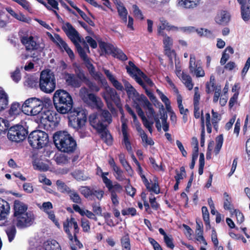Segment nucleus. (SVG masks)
I'll list each match as a JSON object with an SVG mask.
<instances>
[{
    "label": "nucleus",
    "instance_id": "f257e3e1",
    "mask_svg": "<svg viewBox=\"0 0 250 250\" xmlns=\"http://www.w3.org/2000/svg\"><path fill=\"white\" fill-rule=\"evenodd\" d=\"M90 125L101 134L103 140L108 145L112 142L111 134L106 129L107 126L112 122V116L107 110H102L101 113H93L89 116Z\"/></svg>",
    "mask_w": 250,
    "mask_h": 250
},
{
    "label": "nucleus",
    "instance_id": "f03ea898",
    "mask_svg": "<svg viewBox=\"0 0 250 250\" xmlns=\"http://www.w3.org/2000/svg\"><path fill=\"white\" fill-rule=\"evenodd\" d=\"M14 216L16 218V225L18 228H23L30 226L34 220V216L32 212H27V206L23 202L16 200L14 204Z\"/></svg>",
    "mask_w": 250,
    "mask_h": 250
},
{
    "label": "nucleus",
    "instance_id": "7ed1b4c3",
    "mask_svg": "<svg viewBox=\"0 0 250 250\" xmlns=\"http://www.w3.org/2000/svg\"><path fill=\"white\" fill-rule=\"evenodd\" d=\"M53 140L56 147L61 151L71 153L76 148V142L66 131H59L53 136Z\"/></svg>",
    "mask_w": 250,
    "mask_h": 250
},
{
    "label": "nucleus",
    "instance_id": "20e7f679",
    "mask_svg": "<svg viewBox=\"0 0 250 250\" xmlns=\"http://www.w3.org/2000/svg\"><path fill=\"white\" fill-rule=\"evenodd\" d=\"M53 103L57 111L61 114L68 113L73 106L71 96L62 89L56 90L53 96Z\"/></svg>",
    "mask_w": 250,
    "mask_h": 250
},
{
    "label": "nucleus",
    "instance_id": "39448f33",
    "mask_svg": "<svg viewBox=\"0 0 250 250\" xmlns=\"http://www.w3.org/2000/svg\"><path fill=\"white\" fill-rule=\"evenodd\" d=\"M63 229L67 233L69 239L72 243L71 244V250H78L77 248H82L83 245L76 237V234L79 232V229L75 218L72 217L67 218L63 223Z\"/></svg>",
    "mask_w": 250,
    "mask_h": 250
},
{
    "label": "nucleus",
    "instance_id": "423d86ee",
    "mask_svg": "<svg viewBox=\"0 0 250 250\" xmlns=\"http://www.w3.org/2000/svg\"><path fill=\"white\" fill-rule=\"evenodd\" d=\"M123 83L128 97L131 99L133 102L134 106L136 109L138 115L139 117H142L144 121L146 123V121L144 112L141 107L139 106V103H140L146 96L143 94H139L132 85L126 80H123Z\"/></svg>",
    "mask_w": 250,
    "mask_h": 250
},
{
    "label": "nucleus",
    "instance_id": "0eeeda50",
    "mask_svg": "<svg viewBox=\"0 0 250 250\" xmlns=\"http://www.w3.org/2000/svg\"><path fill=\"white\" fill-rule=\"evenodd\" d=\"M101 95L105 100L108 108L112 114H116V110L111 102H113L118 108L122 109L120 97L115 89L107 85H105V90L102 93Z\"/></svg>",
    "mask_w": 250,
    "mask_h": 250
},
{
    "label": "nucleus",
    "instance_id": "6e6552de",
    "mask_svg": "<svg viewBox=\"0 0 250 250\" xmlns=\"http://www.w3.org/2000/svg\"><path fill=\"white\" fill-rule=\"evenodd\" d=\"M39 87L46 93L52 92L56 87V80L54 74L49 70H43L40 75Z\"/></svg>",
    "mask_w": 250,
    "mask_h": 250
},
{
    "label": "nucleus",
    "instance_id": "1a4fd4ad",
    "mask_svg": "<svg viewBox=\"0 0 250 250\" xmlns=\"http://www.w3.org/2000/svg\"><path fill=\"white\" fill-rule=\"evenodd\" d=\"M43 101L40 99L32 97L25 100L21 106L22 111L30 116L37 115L42 110Z\"/></svg>",
    "mask_w": 250,
    "mask_h": 250
},
{
    "label": "nucleus",
    "instance_id": "9d476101",
    "mask_svg": "<svg viewBox=\"0 0 250 250\" xmlns=\"http://www.w3.org/2000/svg\"><path fill=\"white\" fill-rule=\"evenodd\" d=\"M30 146L36 149H39L45 146L48 143V134L44 131L35 130L31 132L28 137Z\"/></svg>",
    "mask_w": 250,
    "mask_h": 250
},
{
    "label": "nucleus",
    "instance_id": "9b49d317",
    "mask_svg": "<svg viewBox=\"0 0 250 250\" xmlns=\"http://www.w3.org/2000/svg\"><path fill=\"white\" fill-rule=\"evenodd\" d=\"M142 106L146 111L147 117L148 119L146 118V122H145L142 117H140L142 120L145 126L148 129V131L151 133L152 131V126L154 124V120L155 117H158V115L155 114L152 104L149 102L147 98L146 97L144 99L139 103V106Z\"/></svg>",
    "mask_w": 250,
    "mask_h": 250
},
{
    "label": "nucleus",
    "instance_id": "f8f14e48",
    "mask_svg": "<svg viewBox=\"0 0 250 250\" xmlns=\"http://www.w3.org/2000/svg\"><path fill=\"white\" fill-rule=\"evenodd\" d=\"M86 121L85 111L82 108L75 109L69 118V125L78 129L84 125Z\"/></svg>",
    "mask_w": 250,
    "mask_h": 250
},
{
    "label": "nucleus",
    "instance_id": "ddd939ff",
    "mask_svg": "<svg viewBox=\"0 0 250 250\" xmlns=\"http://www.w3.org/2000/svg\"><path fill=\"white\" fill-rule=\"evenodd\" d=\"M28 131L22 125H17L9 128L7 132L8 138L13 142H19L26 137Z\"/></svg>",
    "mask_w": 250,
    "mask_h": 250
},
{
    "label": "nucleus",
    "instance_id": "4468645a",
    "mask_svg": "<svg viewBox=\"0 0 250 250\" xmlns=\"http://www.w3.org/2000/svg\"><path fill=\"white\" fill-rule=\"evenodd\" d=\"M79 95L84 103H88L90 101L98 109H101L104 106L101 99L94 94L89 93L86 87H83L80 89Z\"/></svg>",
    "mask_w": 250,
    "mask_h": 250
},
{
    "label": "nucleus",
    "instance_id": "2eb2a0df",
    "mask_svg": "<svg viewBox=\"0 0 250 250\" xmlns=\"http://www.w3.org/2000/svg\"><path fill=\"white\" fill-rule=\"evenodd\" d=\"M62 28L73 43L82 42L79 34L70 23L63 22Z\"/></svg>",
    "mask_w": 250,
    "mask_h": 250
},
{
    "label": "nucleus",
    "instance_id": "dca6fc26",
    "mask_svg": "<svg viewBox=\"0 0 250 250\" xmlns=\"http://www.w3.org/2000/svg\"><path fill=\"white\" fill-rule=\"evenodd\" d=\"M190 73L196 77H203L205 76V72L201 65L196 61L195 57L193 54H190L189 62Z\"/></svg>",
    "mask_w": 250,
    "mask_h": 250
},
{
    "label": "nucleus",
    "instance_id": "f3484780",
    "mask_svg": "<svg viewBox=\"0 0 250 250\" xmlns=\"http://www.w3.org/2000/svg\"><path fill=\"white\" fill-rule=\"evenodd\" d=\"M52 40L59 46L61 49L64 50L71 60L74 58V54L73 51L69 48L67 44L62 39L59 35L55 34L54 36L52 37Z\"/></svg>",
    "mask_w": 250,
    "mask_h": 250
},
{
    "label": "nucleus",
    "instance_id": "a211bd4d",
    "mask_svg": "<svg viewBox=\"0 0 250 250\" xmlns=\"http://www.w3.org/2000/svg\"><path fill=\"white\" fill-rule=\"evenodd\" d=\"M21 42L25 46L26 50H34L38 49L39 45L32 35H23L21 38Z\"/></svg>",
    "mask_w": 250,
    "mask_h": 250
},
{
    "label": "nucleus",
    "instance_id": "6ab92c4d",
    "mask_svg": "<svg viewBox=\"0 0 250 250\" xmlns=\"http://www.w3.org/2000/svg\"><path fill=\"white\" fill-rule=\"evenodd\" d=\"M129 64L130 67H126L127 72L130 74L131 76L134 78L136 81L139 84H140L141 86H143V83L139 76L141 74H142V71H141L136 66H135L132 62H129Z\"/></svg>",
    "mask_w": 250,
    "mask_h": 250
},
{
    "label": "nucleus",
    "instance_id": "aec40b11",
    "mask_svg": "<svg viewBox=\"0 0 250 250\" xmlns=\"http://www.w3.org/2000/svg\"><path fill=\"white\" fill-rule=\"evenodd\" d=\"M122 132L123 135V143L128 152H132V147L129 141V135L128 132L127 125L125 123H122Z\"/></svg>",
    "mask_w": 250,
    "mask_h": 250
},
{
    "label": "nucleus",
    "instance_id": "412c9836",
    "mask_svg": "<svg viewBox=\"0 0 250 250\" xmlns=\"http://www.w3.org/2000/svg\"><path fill=\"white\" fill-rule=\"evenodd\" d=\"M38 118L42 124H47L48 122L54 121V115L51 111L46 109H43L38 114Z\"/></svg>",
    "mask_w": 250,
    "mask_h": 250
},
{
    "label": "nucleus",
    "instance_id": "4be33fe9",
    "mask_svg": "<svg viewBox=\"0 0 250 250\" xmlns=\"http://www.w3.org/2000/svg\"><path fill=\"white\" fill-rule=\"evenodd\" d=\"M63 78L68 85L73 87H79L81 86V81L73 74L65 72L63 74Z\"/></svg>",
    "mask_w": 250,
    "mask_h": 250
},
{
    "label": "nucleus",
    "instance_id": "5701e85b",
    "mask_svg": "<svg viewBox=\"0 0 250 250\" xmlns=\"http://www.w3.org/2000/svg\"><path fill=\"white\" fill-rule=\"evenodd\" d=\"M88 67L90 74L96 81H97L104 86L107 85V83L102 73L96 72L92 64H88Z\"/></svg>",
    "mask_w": 250,
    "mask_h": 250
},
{
    "label": "nucleus",
    "instance_id": "b1692460",
    "mask_svg": "<svg viewBox=\"0 0 250 250\" xmlns=\"http://www.w3.org/2000/svg\"><path fill=\"white\" fill-rule=\"evenodd\" d=\"M179 5L185 9H194L198 6L202 0H178Z\"/></svg>",
    "mask_w": 250,
    "mask_h": 250
},
{
    "label": "nucleus",
    "instance_id": "393cba45",
    "mask_svg": "<svg viewBox=\"0 0 250 250\" xmlns=\"http://www.w3.org/2000/svg\"><path fill=\"white\" fill-rule=\"evenodd\" d=\"M103 71L108 80L116 89L120 91H123L124 90V86L122 85V83L116 79L114 76L109 70L103 69Z\"/></svg>",
    "mask_w": 250,
    "mask_h": 250
},
{
    "label": "nucleus",
    "instance_id": "a878e982",
    "mask_svg": "<svg viewBox=\"0 0 250 250\" xmlns=\"http://www.w3.org/2000/svg\"><path fill=\"white\" fill-rule=\"evenodd\" d=\"M119 159L120 162L125 169L126 170V171L128 173V174L129 176H132L133 175L134 171L131 167L126 160L125 154L123 153H121L120 154H119Z\"/></svg>",
    "mask_w": 250,
    "mask_h": 250
},
{
    "label": "nucleus",
    "instance_id": "bb28decb",
    "mask_svg": "<svg viewBox=\"0 0 250 250\" xmlns=\"http://www.w3.org/2000/svg\"><path fill=\"white\" fill-rule=\"evenodd\" d=\"M229 20L230 15L226 11H221L216 18V22L221 24L227 23Z\"/></svg>",
    "mask_w": 250,
    "mask_h": 250
},
{
    "label": "nucleus",
    "instance_id": "cd10ccee",
    "mask_svg": "<svg viewBox=\"0 0 250 250\" xmlns=\"http://www.w3.org/2000/svg\"><path fill=\"white\" fill-rule=\"evenodd\" d=\"M241 13L243 20L246 21L250 18V0H248L246 5H242L241 7Z\"/></svg>",
    "mask_w": 250,
    "mask_h": 250
},
{
    "label": "nucleus",
    "instance_id": "c85d7f7f",
    "mask_svg": "<svg viewBox=\"0 0 250 250\" xmlns=\"http://www.w3.org/2000/svg\"><path fill=\"white\" fill-rule=\"evenodd\" d=\"M99 47L102 52H104L105 54H112V55L116 48L112 44L103 42H99Z\"/></svg>",
    "mask_w": 250,
    "mask_h": 250
},
{
    "label": "nucleus",
    "instance_id": "c756f323",
    "mask_svg": "<svg viewBox=\"0 0 250 250\" xmlns=\"http://www.w3.org/2000/svg\"><path fill=\"white\" fill-rule=\"evenodd\" d=\"M44 247L45 250H62L59 244L55 240L46 241Z\"/></svg>",
    "mask_w": 250,
    "mask_h": 250
},
{
    "label": "nucleus",
    "instance_id": "7c9ffc66",
    "mask_svg": "<svg viewBox=\"0 0 250 250\" xmlns=\"http://www.w3.org/2000/svg\"><path fill=\"white\" fill-rule=\"evenodd\" d=\"M118 12L120 18L122 19L124 22L126 23L127 16L128 14L127 11L123 4L121 3H118L117 5Z\"/></svg>",
    "mask_w": 250,
    "mask_h": 250
},
{
    "label": "nucleus",
    "instance_id": "2f4dec72",
    "mask_svg": "<svg viewBox=\"0 0 250 250\" xmlns=\"http://www.w3.org/2000/svg\"><path fill=\"white\" fill-rule=\"evenodd\" d=\"M223 196H224V204H223L224 208L225 209L229 210L230 213L234 209L233 208V206L231 204V202H232L231 198L227 192H225L223 194Z\"/></svg>",
    "mask_w": 250,
    "mask_h": 250
},
{
    "label": "nucleus",
    "instance_id": "473e14b6",
    "mask_svg": "<svg viewBox=\"0 0 250 250\" xmlns=\"http://www.w3.org/2000/svg\"><path fill=\"white\" fill-rule=\"evenodd\" d=\"M221 87L220 85H216L215 84V77L211 75L210 77L209 82L206 84V92L210 93L216 90V89Z\"/></svg>",
    "mask_w": 250,
    "mask_h": 250
},
{
    "label": "nucleus",
    "instance_id": "72a5a7b5",
    "mask_svg": "<svg viewBox=\"0 0 250 250\" xmlns=\"http://www.w3.org/2000/svg\"><path fill=\"white\" fill-rule=\"evenodd\" d=\"M8 104V96L3 89L0 87V109H4Z\"/></svg>",
    "mask_w": 250,
    "mask_h": 250
},
{
    "label": "nucleus",
    "instance_id": "f704fd0d",
    "mask_svg": "<svg viewBox=\"0 0 250 250\" xmlns=\"http://www.w3.org/2000/svg\"><path fill=\"white\" fill-rule=\"evenodd\" d=\"M179 78L188 90H191L193 88V83L192 79L189 75L185 73Z\"/></svg>",
    "mask_w": 250,
    "mask_h": 250
},
{
    "label": "nucleus",
    "instance_id": "c9c22d12",
    "mask_svg": "<svg viewBox=\"0 0 250 250\" xmlns=\"http://www.w3.org/2000/svg\"><path fill=\"white\" fill-rule=\"evenodd\" d=\"M196 33L200 37H204L209 39H213L215 37L213 32L206 28H198L196 30Z\"/></svg>",
    "mask_w": 250,
    "mask_h": 250
},
{
    "label": "nucleus",
    "instance_id": "e433bc0d",
    "mask_svg": "<svg viewBox=\"0 0 250 250\" xmlns=\"http://www.w3.org/2000/svg\"><path fill=\"white\" fill-rule=\"evenodd\" d=\"M202 212L206 228L207 229H209L210 228V225L209 221V215L207 208L206 207H203L202 208Z\"/></svg>",
    "mask_w": 250,
    "mask_h": 250
},
{
    "label": "nucleus",
    "instance_id": "4c0bfd02",
    "mask_svg": "<svg viewBox=\"0 0 250 250\" xmlns=\"http://www.w3.org/2000/svg\"><path fill=\"white\" fill-rule=\"evenodd\" d=\"M123 250H130L131 246L130 239L128 234L125 235L121 239Z\"/></svg>",
    "mask_w": 250,
    "mask_h": 250
},
{
    "label": "nucleus",
    "instance_id": "58836bf2",
    "mask_svg": "<svg viewBox=\"0 0 250 250\" xmlns=\"http://www.w3.org/2000/svg\"><path fill=\"white\" fill-rule=\"evenodd\" d=\"M6 11L13 17L19 21L26 22L27 21L26 18L21 13H16L11 7H7Z\"/></svg>",
    "mask_w": 250,
    "mask_h": 250
},
{
    "label": "nucleus",
    "instance_id": "ea45409f",
    "mask_svg": "<svg viewBox=\"0 0 250 250\" xmlns=\"http://www.w3.org/2000/svg\"><path fill=\"white\" fill-rule=\"evenodd\" d=\"M21 112L20 104L18 103H13L9 110L10 116L13 117L19 114Z\"/></svg>",
    "mask_w": 250,
    "mask_h": 250
},
{
    "label": "nucleus",
    "instance_id": "a19ab883",
    "mask_svg": "<svg viewBox=\"0 0 250 250\" xmlns=\"http://www.w3.org/2000/svg\"><path fill=\"white\" fill-rule=\"evenodd\" d=\"M114 172V175L115 178L119 181H123L126 180L124 171L121 169L119 167H117L113 169Z\"/></svg>",
    "mask_w": 250,
    "mask_h": 250
},
{
    "label": "nucleus",
    "instance_id": "79ce46f5",
    "mask_svg": "<svg viewBox=\"0 0 250 250\" xmlns=\"http://www.w3.org/2000/svg\"><path fill=\"white\" fill-rule=\"evenodd\" d=\"M56 185L58 190L61 192L68 193L71 190L69 188L62 180H57L56 181Z\"/></svg>",
    "mask_w": 250,
    "mask_h": 250
},
{
    "label": "nucleus",
    "instance_id": "37998d69",
    "mask_svg": "<svg viewBox=\"0 0 250 250\" xmlns=\"http://www.w3.org/2000/svg\"><path fill=\"white\" fill-rule=\"evenodd\" d=\"M79 42H77L76 43H74V44L76 46V47L77 49L78 52L80 56L81 57V58L84 61L86 62L88 60V59L87 56L86 54V52H85L86 51L80 45Z\"/></svg>",
    "mask_w": 250,
    "mask_h": 250
},
{
    "label": "nucleus",
    "instance_id": "c03bdc74",
    "mask_svg": "<svg viewBox=\"0 0 250 250\" xmlns=\"http://www.w3.org/2000/svg\"><path fill=\"white\" fill-rule=\"evenodd\" d=\"M141 138L144 143V146L146 147L147 146H152L154 144V142L150 138H148L147 135L145 133L143 130H141Z\"/></svg>",
    "mask_w": 250,
    "mask_h": 250
},
{
    "label": "nucleus",
    "instance_id": "a18cd8bd",
    "mask_svg": "<svg viewBox=\"0 0 250 250\" xmlns=\"http://www.w3.org/2000/svg\"><path fill=\"white\" fill-rule=\"evenodd\" d=\"M231 217H233L234 215L237 220V223L238 224H241L244 221V216L242 212H241L238 209H234L232 212H230Z\"/></svg>",
    "mask_w": 250,
    "mask_h": 250
},
{
    "label": "nucleus",
    "instance_id": "49530a36",
    "mask_svg": "<svg viewBox=\"0 0 250 250\" xmlns=\"http://www.w3.org/2000/svg\"><path fill=\"white\" fill-rule=\"evenodd\" d=\"M70 199L74 203L80 204L81 203V198L79 194L74 190H71L68 193Z\"/></svg>",
    "mask_w": 250,
    "mask_h": 250
},
{
    "label": "nucleus",
    "instance_id": "de8ad7c7",
    "mask_svg": "<svg viewBox=\"0 0 250 250\" xmlns=\"http://www.w3.org/2000/svg\"><path fill=\"white\" fill-rule=\"evenodd\" d=\"M9 126V122L7 120L0 117V134H5Z\"/></svg>",
    "mask_w": 250,
    "mask_h": 250
},
{
    "label": "nucleus",
    "instance_id": "09e8293b",
    "mask_svg": "<svg viewBox=\"0 0 250 250\" xmlns=\"http://www.w3.org/2000/svg\"><path fill=\"white\" fill-rule=\"evenodd\" d=\"M54 159L56 163L59 165L64 164L68 161L67 157L62 153L55 155Z\"/></svg>",
    "mask_w": 250,
    "mask_h": 250
},
{
    "label": "nucleus",
    "instance_id": "8fccbe9b",
    "mask_svg": "<svg viewBox=\"0 0 250 250\" xmlns=\"http://www.w3.org/2000/svg\"><path fill=\"white\" fill-rule=\"evenodd\" d=\"M16 232L15 226H12L6 229V233L9 242H11L14 238Z\"/></svg>",
    "mask_w": 250,
    "mask_h": 250
},
{
    "label": "nucleus",
    "instance_id": "3c124183",
    "mask_svg": "<svg viewBox=\"0 0 250 250\" xmlns=\"http://www.w3.org/2000/svg\"><path fill=\"white\" fill-rule=\"evenodd\" d=\"M163 42L164 44V48L172 47L173 45V40L171 37L166 34L165 35L163 36Z\"/></svg>",
    "mask_w": 250,
    "mask_h": 250
},
{
    "label": "nucleus",
    "instance_id": "603ef678",
    "mask_svg": "<svg viewBox=\"0 0 250 250\" xmlns=\"http://www.w3.org/2000/svg\"><path fill=\"white\" fill-rule=\"evenodd\" d=\"M108 175V172H103L101 175L104 183L105 184L106 187L108 189H110L112 188V181L107 177Z\"/></svg>",
    "mask_w": 250,
    "mask_h": 250
},
{
    "label": "nucleus",
    "instance_id": "864d4df0",
    "mask_svg": "<svg viewBox=\"0 0 250 250\" xmlns=\"http://www.w3.org/2000/svg\"><path fill=\"white\" fill-rule=\"evenodd\" d=\"M93 190V189H91L88 187H83L80 188L81 193L87 198L92 196Z\"/></svg>",
    "mask_w": 250,
    "mask_h": 250
},
{
    "label": "nucleus",
    "instance_id": "5fc2aeb1",
    "mask_svg": "<svg viewBox=\"0 0 250 250\" xmlns=\"http://www.w3.org/2000/svg\"><path fill=\"white\" fill-rule=\"evenodd\" d=\"M92 92H98L100 90V87L95 83L91 81L90 80H86L85 83Z\"/></svg>",
    "mask_w": 250,
    "mask_h": 250
},
{
    "label": "nucleus",
    "instance_id": "6e6d98bb",
    "mask_svg": "<svg viewBox=\"0 0 250 250\" xmlns=\"http://www.w3.org/2000/svg\"><path fill=\"white\" fill-rule=\"evenodd\" d=\"M113 56L122 61H125L127 59L126 55L121 49L118 48H116Z\"/></svg>",
    "mask_w": 250,
    "mask_h": 250
},
{
    "label": "nucleus",
    "instance_id": "4d7b16f0",
    "mask_svg": "<svg viewBox=\"0 0 250 250\" xmlns=\"http://www.w3.org/2000/svg\"><path fill=\"white\" fill-rule=\"evenodd\" d=\"M145 186L148 190L152 191L156 194H158L160 192L158 184L156 183H154L151 184L148 182V186L147 187L146 186Z\"/></svg>",
    "mask_w": 250,
    "mask_h": 250
},
{
    "label": "nucleus",
    "instance_id": "13d9d810",
    "mask_svg": "<svg viewBox=\"0 0 250 250\" xmlns=\"http://www.w3.org/2000/svg\"><path fill=\"white\" fill-rule=\"evenodd\" d=\"M196 239L197 241L202 242L207 245V243L203 236V230H195Z\"/></svg>",
    "mask_w": 250,
    "mask_h": 250
},
{
    "label": "nucleus",
    "instance_id": "bf43d9fd",
    "mask_svg": "<svg viewBox=\"0 0 250 250\" xmlns=\"http://www.w3.org/2000/svg\"><path fill=\"white\" fill-rule=\"evenodd\" d=\"M126 181L127 182V185L125 188L126 193L130 196L133 197L135 193L136 189L130 185V181L129 179H128Z\"/></svg>",
    "mask_w": 250,
    "mask_h": 250
},
{
    "label": "nucleus",
    "instance_id": "052dcab7",
    "mask_svg": "<svg viewBox=\"0 0 250 250\" xmlns=\"http://www.w3.org/2000/svg\"><path fill=\"white\" fill-rule=\"evenodd\" d=\"M132 8L133 14L135 18L139 20H143L144 19L143 15L138 7L136 5H134Z\"/></svg>",
    "mask_w": 250,
    "mask_h": 250
},
{
    "label": "nucleus",
    "instance_id": "680f3d73",
    "mask_svg": "<svg viewBox=\"0 0 250 250\" xmlns=\"http://www.w3.org/2000/svg\"><path fill=\"white\" fill-rule=\"evenodd\" d=\"M111 194V200L112 203V204L115 206L117 207L119 204V201L118 200V196L115 191H111V188L110 189H108Z\"/></svg>",
    "mask_w": 250,
    "mask_h": 250
},
{
    "label": "nucleus",
    "instance_id": "e2e57ef3",
    "mask_svg": "<svg viewBox=\"0 0 250 250\" xmlns=\"http://www.w3.org/2000/svg\"><path fill=\"white\" fill-rule=\"evenodd\" d=\"M73 176L77 180L85 181L88 179V177L83 175V173L80 171H75L73 173Z\"/></svg>",
    "mask_w": 250,
    "mask_h": 250
},
{
    "label": "nucleus",
    "instance_id": "0e129e2a",
    "mask_svg": "<svg viewBox=\"0 0 250 250\" xmlns=\"http://www.w3.org/2000/svg\"><path fill=\"white\" fill-rule=\"evenodd\" d=\"M122 214L123 215H130L131 216H135L136 214V210L134 208H129L123 209L122 210Z\"/></svg>",
    "mask_w": 250,
    "mask_h": 250
},
{
    "label": "nucleus",
    "instance_id": "69168bd1",
    "mask_svg": "<svg viewBox=\"0 0 250 250\" xmlns=\"http://www.w3.org/2000/svg\"><path fill=\"white\" fill-rule=\"evenodd\" d=\"M81 226L84 232H88L90 230V225L88 220L85 218H82L81 219Z\"/></svg>",
    "mask_w": 250,
    "mask_h": 250
},
{
    "label": "nucleus",
    "instance_id": "338daca9",
    "mask_svg": "<svg viewBox=\"0 0 250 250\" xmlns=\"http://www.w3.org/2000/svg\"><path fill=\"white\" fill-rule=\"evenodd\" d=\"M211 113L212 115V123L214 127L216 128L217 123L220 120V116L219 114L217 112H215L213 109L212 110Z\"/></svg>",
    "mask_w": 250,
    "mask_h": 250
},
{
    "label": "nucleus",
    "instance_id": "774afa93",
    "mask_svg": "<svg viewBox=\"0 0 250 250\" xmlns=\"http://www.w3.org/2000/svg\"><path fill=\"white\" fill-rule=\"evenodd\" d=\"M53 208L52 204L50 202H44L42 207L40 208L43 210L45 212L47 213L50 212V211H52L51 209Z\"/></svg>",
    "mask_w": 250,
    "mask_h": 250
}]
</instances>
